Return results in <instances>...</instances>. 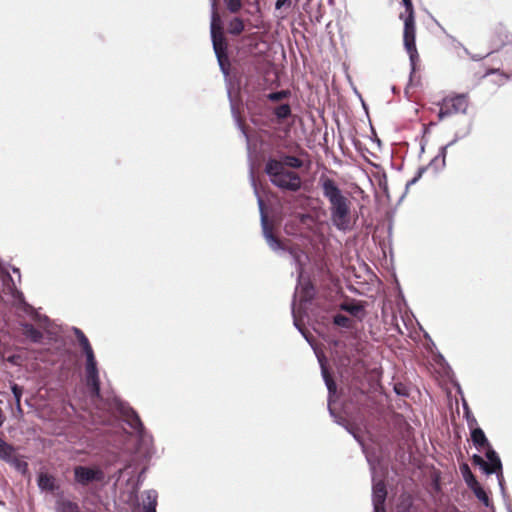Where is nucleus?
Masks as SVG:
<instances>
[{"mask_svg":"<svg viewBox=\"0 0 512 512\" xmlns=\"http://www.w3.org/2000/svg\"><path fill=\"white\" fill-rule=\"evenodd\" d=\"M228 96H229V100H230L231 113L235 120V124H236L237 128H246L242 123L239 107L236 104V102L232 99L230 91H228Z\"/></svg>","mask_w":512,"mask_h":512,"instance_id":"nucleus-31","label":"nucleus"},{"mask_svg":"<svg viewBox=\"0 0 512 512\" xmlns=\"http://www.w3.org/2000/svg\"><path fill=\"white\" fill-rule=\"evenodd\" d=\"M15 406H16L17 413L19 414L20 417H22L24 414V411L21 407V402L15 403Z\"/></svg>","mask_w":512,"mask_h":512,"instance_id":"nucleus-48","label":"nucleus"},{"mask_svg":"<svg viewBox=\"0 0 512 512\" xmlns=\"http://www.w3.org/2000/svg\"><path fill=\"white\" fill-rule=\"evenodd\" d=\"M292 5V0H277L275 3V9L281 10L283 7L290 8Z\"/></svg>","mask_w":512,"mask_h":512,"instance_id":"nucleus-43","label":"nucleus"},{"mask_svg":"<svg viewBox=\"0 0 512 512\" xmlns=\"http://www.w3.org/2000/svg\"><path fill=\"white\" fill-rule=\"evenodd\" d=\"M362 452L365 455L366 461L369 465L371 476L376 475V466L380 465L381 457L377 450L373 447H369L366 444H362Z\"/></svg>","mask_w":512,"mask_h":512,"instance_id":"nucleus-17","label":"nucleus"},{"mask_svg":"<svg viewBox=\"0 0 512 512\" xmlns=\"http://www.w3.org/2000/svg\"><path fill=\"white\" fill-rule=\"evenodd\" d=\"M455 387H456V389H457V392H458L460 395H462V396H463V392H462L461 386H460V384H459L458 382H457V383H455Z\"/></svg>","mask_w":512,"mask_h":512,"instance_id":"nucleus-51","label":"nucleus"},{"mask_svg":"<svg viewBox=\"0 0 512 512\" xmlns=\"http://www.w3.org/2000/svg\"><path fill=\"white\" fill-rule=\"evenodd\" d=\"M273 114L278 120L287 119L291 115V107L287 103L280 104L273 109Z\"/></svg>","mask_w":512,"mask_h":512,"instance_id":"nucleus-33","label":"nucleus"},{"mask_svg":"<svg viewBox=\"0 0 512 512\" xmlns=\"http://www.w3.org/2000/svg\"><path fill=\"white\" fill-rule=\"evenodd\" d=\"M470 490L485 507L490 508L493 512H495L493 502L490 499L488 492L482 487L480 483Z\"/></svg>","mask_w":512,"mask_h":512,"instance_id":"nucleus-22","label":"nucleus"},{"mask_svg":"<svg viewBox=\"0 0 512 512\" xmlns=\"http://www.w3.org/2000/svg\"><path fill=\"white\" fill-rule=\"evenodd\" d=\"M36 481L41 492L55 493L60 489L55 476L48 472L38 473Z\"/></svg>","mask_w":512,"mask_h":512,"instance_id":"nucleus-15","label":"nucleus"},{"mask_svg":"<svg viewBox=\"0 0 512 512\" xmlns=\"http://www.w3.org/2000/svg\"><path fill=\"white\" fill-rule=\"evenodd\" d=\"M11 392L13 394V397L15 399V403L21 402V398L24 393L23 386L17 384V383H11L10 385Z\"/></svg>","mask_w":512,"mask_h":512,"instance_id":"nucleus-37","label":"nucleus"},{"mask_svg":"<svg viewBox=\"0 0 512 512\" xmlns=\"http://www.w3.org/2000/svg\"><path fill=\"white\" fill-rule=\"evenodd\" d=\"M353 438L359 443V445L362 447V444H365L362 437L354 431V429L352 428V433H350Z\"/></svg>","mask_w":512,"mask_h":512,"instance_id":"nucleus-45","label":"nucleus"},{"mask_svg":"<svg viewBox=\"0 0 512 512\" xmlns=\"http://www.w3.org/2000/svg\"><path fill=\"white\" fill-rule=\"evenodd\" d=\"M6 361L13 366H19L22 362V356L20 354L13 353L8 355Z\"/></svg>","mask_w":512,"mask_h":512,"instance_id":"nucleus-42","label":"nucleus"},{"mask_svg":"<svg viewBox=\"0 0 512 512\" xmlns=\"http://www.w3.org/2000/svg\"><path fill=\"white\" fill-rule=\"evenodd\" d=\"M104 479V471L98 465H76L73 468L75 487H88L94 483H101Z\"/></svg>","mask_w":512,"mask_h":512,"instance_id":"nucleus-9","label":"nucleus"},{"mask_svg":"<svg viewBox=\"0 0 512 512\" xmlns=\"http://www.w3.org/2000/svg\"><path fill=\"white\" fill-rule=\"evenodd\" d=\"M462 407H463L464 418L467 421L468 428L476 426L478 424L477 420L474 417V415H473V413H472V411H471L467 401L465 400V398H462Z\"/></svg>","mask_w":512,"mask_h":512,"instance_id":"nucleus-34","label":"nucleus"},{"mask_svg":"<svg viewBox=\"0 0 512 512\" xmlns=\"http://www.w3.org/2000/svg\"><path fill=\"white\" fill-rule=\"evenodd\" d=\"M371 134L373 135V141L375 143H377L378 147L381 146V140L378 138L377 134H376V130H370Z\"/></svg>","mask_w":512,"mask_h":512,"instance_id":"nucleus-47","label":"nucleus"},{"mask_svg":"<svg viewBox=\"0 0 512 512\" xmlns=\"http://www.w3.org/2000/svg\"><path fill=\"white\" fill-rule=\"evenodd\" d=\"M245 25L241 18L235 17L228 24V32L231 35H239L244 31Z\"/></svg>","mask_w":512,"mask_h":512,"instance_id":"nucleus-30","label":"nucleus"},{"mask_svg":"<svg viewBox=\"0 0 512 512\" xmlns=\"http://www.w3.org/2000/svg\"><path fill=\"white\" fill-rule=\"evenodd\" d=\"M258 130H240L241 136L246 140V146L248 155L251 156L252 153L257 152L256 144L252 142V132H257Z\"/></svg>","mask_w":512,"mask_h":512,"instance_id":"nucleus-32","label":"nucleus"},{"mask_svg":"<svg viewBox=\"0 0 512 512\" xmlns=\"http://www.w3.org/2000/svg\"><path fill=\"white\" fill-rule=\"evenodd\" d=\"M249 178H250L251 185H252V187L254 189V194L257 197V202H258L259 209H260L261 228H262V232H263V237L265 238L267 244L269 245V247L273 251H275V252H289L295 258L296 255H295L294 251L292 249L286 248V246L283 244V242L280 239H278L273 234L272 227L269 224V222L267 220V217H266V215L264 213V208H263L264 207V202H263V199L261 198V196L259 194V190H258V187H257V181H256V178H255V175H254L253 164H250Z\"/></svg>","mask_w":512,"mask_h":512,"instance_id":"nucleus-6","label":"nucleus"},{"mask_svg":"<svg viewBox=\"0 0 512 512\" xmlns=\"http://www.w3.org/2000/svg\"><path fill=\"white\" fill-rule=\"evenodd\" d=\"M56 512H81L80 506L77 502L70 499L63 498V492L58 493L55 501Z\"/></svg>","mask_w":512,"mask_h":512,"instance_id":"nucleus-19","label":"nucleus"},{"mask_svg":"<svg viewBox=\"0 0 512 512\" xmlns=\"http://www.w3.org/2000/svg\"><path fill=\"white\" fill-rule=\"evenodd\" d=\"M459 468L461 475L469 489H473V487L479 484V481L477 480L476 476L472 473L469 465L466 462L460 464Z\"/></svg>","mask_w":512,"mask_h":512,"instance_id":"nucleus-23","label":"nucleus"},{"mask_svg":"<svg viewBox=\"0 0 512 512\" xmlns=\"http://www.w3.org/2000/svg\"><path fill=\"white\" fill-rule=\"evenodd\" d=\"M318 183L322 189L323 196L330 203L331 224L341 232L351 230V209L348 198L332 178L321 176Z\"/></svg>","mask_w":512,"mask_h":512,"instance_id":"nucleus-3","label":"nucleus"},{"mask_svg":"<svg viewBox=\"0 0 512 512\" xmlns=\"http://www.w3.org/2000/svg\"><path fill=\"white\" fill-rule=\"evenodd\" d=\"M332 323L333 325L343 328L345 330H352L354 326L350 318L341 313H337L336 315L333 316Z\"/></svg>","mask_w":512,"mask_h":512,"instance_id":"nucleus-26","label":"nucleus"},{"mask_svg":"<svg viewBox=\"0 0 512 512\" xmlns=\"http://www.w3.org/2000/svg\"><path fill=\"white\" fill-rule=\"evenodd\" d=\"M15 450L16 447L14 445L0 437V460L4 462L8 461L9 457L15 452Z\"/></svg>","mask_w":512,"mask_h":512,"instance_id":"nucleus-27","label":"nucleus"},{"mask_svg":"<svg viewBox=\"0 0 512 512\" xmlns=\"http://www.w3.org/2000/svg\"><path fill=\"white\" fill-rule=\"evenodd\" d=\"M402 3L405 7V14H400V18L404 21V46L409 54L410 65H411V73L410 79L412 78V74L416 69V61L418 60V52L416 49V41H415V17H414V8L412 0H402Z\"/></svg>","mask_w":512,"mask_h":512,"instance_id":"nucleus-5","label":"nucleus"},{"mask_svg":"<svg viewBox=\"0 0 512 512\" xmlns=\"http://www.w3.org/2000/svg\"><path fill=\"white\" fill-rule=\"evenodd\" d=\"M455 387H456V389H457V392H458L460 395H462V396H463V392H462L461 386H460V384H459L458 382H457V383H455Z\"/></svg>","mask_w":512,"mask_h":512,"instance_id":"nucleus-52","label":"nucleus"},{"mask_svg":"<svg viewBox=\"0 0 512 512\" xmlns=\"http://www.w3.org/2000/svg\"><path fill=\"white\" fill-rule=\"evenodd\" d=\"M499 70L498 69H491L487 72V74H491V73H496L498 72Z\"/></svg>","mask_w":512,"mask_h":512,"instance_id":"nucleus-55","label":"nucleus"},{"mask_svg":"<svg viewBox=\"0 0 512 512\" xmlns=\"http://www.w3.org/2000/svg\"><path fill=\"white\" fill-rule=\"evenodd\" d=\"M379 184H380V186L383 188V190H384L385 192H387V191H388L387 180H386V176H385V175H384V180H383V182H382V181H380V183H379Z\"/></svg>","mask_w":512,"mask_h":512,"instance_id":"nucleus-49","label":"nucleus"},{"mask_svg":"<svg viewBox=\"0 0 512 512\" xmlns=\"http://www.w3.org/2000/svg\"><path fill=\"white\" fill-rule=\"evenodd\" d=\"M300 310H296V294L294 295V299H292V303H291V314H292V317H293V325L294 327L299 331V333L304 337V339L307 341V343L312 347V349L314 351H316L315 349V346H314V338L312 336V334L302 326V324L300 323L299 319H298V314H300ZM317 353V352H315ZM317 356V359L319 360V358L323 361L324 365H326V358L325 356H320L318 354H316ZM327 368V366H325Z\"/></svg>","mask_w":512,"mask_h":512,"instance_id":"nucleus-14","label":"nucleus"},{"mask_svg":"<svg viewBox=\"0 0 512 512\" xmlns=\"http://www.w3.org/2000/svg\"><path fill=\"white\" fill-rule=\"evenodd\" d=\"M487 460L491 466V475H496L504 506L506 509H509L512 506V500L506 490V483L503 475V464L501 458L497 452H490L489 455H487Z\"/></svg>","mask_w":512,"mask_h":512,"instance_id":"nucleus-10","label":"nucleus"},{"mask_svg":"<svg viewBox=\"0 0 512 512\" xmlns=\"http://www.w3.org/2000/svg\"><path fill=\"white\" fill-rule=\"evenodd\" d=\"M435 362L440 366L442 367L446 372L450 371L452 372V368L451 366L449 365V363L446 361L445 357L440 353L438 352L435 356Z\"/></svg>","mask_w":512,"mask_h":512,"instance_id":"nucleus-40","label":"nucleus"},{"mask_svg":"<svg viewBox=\"0 0 512 512\" xmlns=\"http://www.w3.org/2000/svg\"><path fill=\"white\" fill-rule=\"evenodd\" d=\"M300 288V295H299V302L300 307L297 309H301L300 313L306 314V308H303L302 305L311 304L312 301L315 298L316 290L315 286L311 282L310 279H305L303 276V269L300 268L298 271V277H297V286L295 289L296 296L298 295V289ZM295 294H293L294 296Z\"/></svg>","mask_w":512,"mask_h":512,"instance_id":"nucleus-11","label":"nucleus"},{"mask_svg":"<svg viewBox=\"0 0 512 512\" xmlns=\"http://www.w3.org/2000/svg\"><path fill=\"white\" fill-rule=\"evenodd\" d=\"M211 2V23H210V34L213 45V50L216 55L218 65L221 72L225 77L230 73V61L227 53V41L223 33L222 21L220 15L217 12L216 0H210Z\"/></svg>","mask_w":512,"mask_h":512,"instance_id":"nucleus-4","label":"nucleus"},{"mask_svg":"<svg viewBox=\"0 0 512 512\" xmlns=\"http://www.w3.org/2000/svg\"><path fill=\"white\" fill-rule=\"evenodd\" d=\"M82 354L85 357V386L90 397L101 402L110 412L119 414L123 421L134 431L137 441V450L145 458H150L154 453L153 437L147 432L138 413L117 395L104 398L101 395V381L99 376L98 362L89 339L78 327H72Z\"/></svg>","mask_w":512,"mask_h":512,"instance_id":"nucleus-1","label":"nucleus"},{"mask_svg":"<svg viewBox=\"0 0 512 512\" xmlns=\"http://www.w3.org/2000/svg\"><path fill=\"white\" fill-rule=\"evenodd\" d=\"M466 136H467V133H464V134L457 133L455 135V137L450 142H448L446 145L442 146L439 149V152L435 157H437L438 159H441V161L443 162V165H446L447 149L449 147L453 146L458 140L463 139Z\"/></svg>","mask_w":512,"mask_h":512,"instance_id":"nucleus-25","label":"nucleus"},{"mask_svg":"<svg viewBox=\"0 0 512 512\" xmlns=\"http://www.w3.org/2000/svg\"><path fill=\"white\" fill-rule=\"evenodd\" d=\"M117 480L120 479L121 475H122V469H119L118 472H117Z\"/></svg>","mask_w":512,"mask_h":512,"instance_id":"nucleus-54","label":"nucleus"},{"mask_svg":"<svg viewBox=\"0 0 512 512\" xmlns=\"http://www.w3.org/2000/svg\"><path fill=\"white\" fill-rule=\"evenodd\" d=\"M328 136V130H325L324 137Z\"/></svg>","mask_w":512,"mask_h":512,"instance_id":"nucleus-59","label":"nucleus"},{"mask_svg":"<svg viewBox=\"0 0 512 512\" xmlns=\"http://www.w3.org/2000/svg\"><path fill=\"white\" fill-rule=\"evenodd\" d=\"M465 52L467 55H469L471 57L472 60L474 61H480L482 60L483 58H485L486 56H488L490 53H487L486 55H480V54H477V55H471L469 53V51L467 49H465Z\"/></svg>","mask_w":512,"mask_h":512,"instance_id":"nucleus-44","label":"nucleus"},{"mask_svg":"<svg viewBox=\"0 0 512 512\" xmlns=\"http://www.w3.org/2000/svg\"><path fill=\"white\" fill-rule=\"evenodd\" d=\"M25 403H26L28 406H31L30 400L26 399V400H25Z\"/></svg>","mask_w":512,"mask_h":512,"instance_id":"nucleus-56","label":"nucleus"},{"mask_svg":"<svg viewBox=\"0 0 512 512\" xmlns=\"http://www.w3.org/2000/svg\"><path fill=\"white\" fill-rule=\"evenodd\" d=\"M431 130H427V129H424L423 130V135H425L426 133L430 132Z\"/></svg>","mask_w":512,"mask_h":512,"instance_id":"nucleus-57","label":"nucleus"},{"mask_svg":"<svg viewBox=\"0 0 512 512\" xmlns=\"http://www.w3.org/2000/svg\"><path fill=\"white\" fill-rule=\"evenodd\" d=\"M319 364H320V368H321V376H322L324 383L326 385V388L328 390L329 415L333 418V420L336 424L345 428V430L348 433H352V427L349 425L348 421L344 417L337 414L336 411L331 407L332 402H333V397L337 393V383L333 378V374L328 368L325 367L323 361L320 358H319Z\"/></svg>","mask_w":512,"mask_h":512,"instance_id":"nucleus-7","label":"nucleus"},{"mask_svg":"<svg viewBox=\"0 0 512 512\" xmlns=\"http://www.w3.org/2000/svg\"><path fill=\"white\" fill-rule=\"evenodd\" d=\"M23 334L33 343H40L43 340V333L29 322H21Z\"/></svg>","mask_w":512,"mask_h":512,"instance_id":"nucleus-21","label":"nucleus"},{"mask_svg":"<svg viewBox=\"0 0 512 512\" xmlns=\"http://www.w3.org/2000/svg\"><path fill=\"white\" fill-rule=\"evenodd\" d=\"M369 125H370V129H373V126H372V123H371L370 119H369Z\"/></svg>","mask_w":512,"mask_h":512,"instance_id":"nucleus-58","label":"nucleus"},{"mask_svg":"<svg viewBox=\"0 0 512 512\" xmlns=\"http://www.w3.org/2000/svg\"><path fill=\"white\" fill-rule=\"evenodd\" d=\"M337 131H338V134H339L340 137H343L344 135L348 136V137H352L353 136V134H352L353 130H342V129H339Z\"/></svg>","mask_w":512,"mask_h":512,"instance_id":"nucleus-46","label":"nucleus"},{"mask_svg":"<svg viewBox=\"0 0 512 512\" xmlns=\"http://www.w3.org/2000/svg\"><path fill=\"white\" fill-rule=\"evenodd\" d=\"M290 95H291V92L289 90H280V91L270 92L267 95V98H268V100H270L272 102H278V101H282V100L290 97Z\"/></svg>","mask_w":512,"mask_h":512,"instance_id":"nucleus-35","label":"nucleus"},{"mask_svg":"<svg viewBox=\"0 0 512 512\" xmlns=\"http://www.w3.org/2000/svg\"><path fill=\"white\" fill-rule=\"evenodd\" d=\"M12 272L20 277V269L18 267H12Z\"/></svg>","mask_w":512,"mask_h":512,"instance_id":"nucleus-53","label":"nucleus"},{"mask_svg":"<svg viewBox=\"0 0 512 512\" xmlns=\"http://www.w3.org/2000/svg\"><path fill=\"white\" fill-rule=\"evenodd\" d=\"M387 499V488L384 480H376L372 476V504L373 512H386L385 502Z\"/></svg>","mask_w":512,"mask_h":512,"instance_id":"nucleus-12","label":"nucleus"},{"mask_svg":"<svg viewBox=\"0 0 512 512\" xmlns=\"http://www.w3.org/2000/svg\"><path fill=\"white\" fill-rule=\"evenodd\" d=\"M311 161L309 155L302 149L294 153L278 152L270 156L264 171L270 182L283 192H298L302 188V179L295 169H309Z\"/></svg>","mask_w":512,"mask_h":512,"instance_id":"nucleus-2","label":"nucleus"},{"mask_svg":"<svg viewBox=\"0 0 512 512\" xmlns=\"http://www.w3.org/2000/svg\"><path fill=\"white\" fill-rule=\"evenodd\" d=\"M143 512H156L158 493L154 489L145 491Z\"/></svg>","mask_w":512,"mask_h":512,"instance_id":"nucleus-24","label":"nucleus"},{"mask_svg":"<svg viewBox=\"0 0 512 512\" xmlns=\"http://www.w3.org/2000/svg\"><path fill=\"white\" fill-rule=\"evenodd\" d=\"M469 430L473 446L478 451L485 450L486 459L487 455H489L490 452H496V450L492 447L491 443L486 437L483 429L479 427L478 424L476 426L469 428Z\"/></svg>","mask_w":512,"mask_h":512,"instance_id":"nucleus-13","label":"nucleus"},{"mask_svg":"<svg viewBox=\"0 0 512 512\" xmlns=\"http://www.w3.org/2000/svg\"><path fill=\"white\" fill-rule=\"evenodd\" d=\"M145 473H146V468H142L141 471L138 473L137 475V479H136V482L133 486V492L134 493H137L141 487V485L143 484V481H144V478H145Z\"/></svg>","mask_w":512,"mask_h":512,"instance_id":"nucleus-41","label":"nucleus"},{"mask_svg":"<svg viewBox=\"0 0 512 512\" xmlns=\"http://www.w3.org/2000/svg\"><path fill=\"white\" fill-rule=\"evenodd\" d=\"M23 458L24 456L19 455L16 449L5 463L13 467L22 476H27L29 475V464Z\"/></svg>","mask_w":512,"mask_h":512,"instance_id":"nucleus-18","label":"nucleus"},{"mask_svg":"<svg viewBox=\"0 0 512 512\" xmlns=\"http://www.w3.org/2000/svg\"><path fill=\"white\" fill-rule=\"evenodd\" d=\"M4 421H5V416L3 414L2 409L0 408V427L3 425Z\"/></svg>","mask_w":512,"mask_h":512,"instance_id":"nucleus-50","label":"nucleus"},{"mask_svg":"<svg viewBox=\"0 0 512 512\" xmlns=\"http://www.w3.org/2000/svg\"><path fill=\"white\" fill-rule=\"evenodd\" d=\"M469 105L468 94H453L442 99L438 103V118L443 120L456 114H464Z\"/></svg>","mask_w":512,"mask_h":512,"instance_id":"nucleus-8","label":"nucleus"},{"mask_svg":"<svg viewBox=\"0 0 512 512\" xmlns=\"http://www.w3.org/2000/svg\"><path fill=\"white\" fill-rule=\"evenodd\" d=\"M15 299L19 300L20 302V305L23 307L24 311L26 313H28L35 321L41 323V324H44V325H49L50 323V319L48 316L46 315H41L39 314L33 306H31L30 304H28L26 301H25V298H24V295L21 291H17L16 294L14 295Z\"/></svg>","mask_w":512,"mask_h":512,"instance_id":"nucleus-16","label":"nucleus"},{"mask_svg":"<svg viewBox=\"0 0 512 512\" xmlns=\"http://www.w3.org/2000/svg\"><path fill=\"white\" fill-rule=\"evenodd\" d=\"M446 165H443V162L441 161V159H438L437 157H434L429 163L428 165H426L425 167H427V170L429 168L433 169L435 173H438L440 171H442L444 168H445Z\"/></svg>","mask_w":512,"mask_h":512,"instance_id":"nucleus-39","label":"nucleus"},{"mask_svg":"<svg viewBox=\"0 0 512 512\" xmlns=\"http://www.w3.org/2000/svg\"><path fill=\"white\" fill-rule=\"evenodd\" d=\"M224 4L231 13H237L242 8L241 0H224Z\"/></svg>","mask_w":512,"mask_h":512,"instance_id":"nucleus-38","label":"nucleus"},{"mask_svg":"<svg viewBox=\"0 0 512 512\" xmlns=\"http://www.w3.org/2000/svg\"><path fill=\"white\" fill-rule=\"evenodd\" d=\"M507 512H512V506L509 509H506Z\"/></svg>","mask_w":512,"mask_h":512,"instance_id":"nucleus-60","label":"nucleus"},{"mask_svg":"<svg viewBox=\"0 0 512 512\" xmlns=\"http://www.w3.org/2000/svg\"><path fill=\"white\" fill-rule=\"evenodd\" d=\"M393 391L396 395L401 397H408L409 396V388L406 384L402 382H395L393 385Z\"/></svg>","mask_w":512,"mask_h":512,"instance_id":"nucleus-36","label":"nucleus"},{"mask_svg":"<svg viewBox=\"0 0 512 512\" xmlns=\"http://www.w3.org/2000/svg\"><path fill=\"white\" fill-rule=\"evenodd\" d=\"M471 461H472V464H473L474 466L479 467V469L481 470V472H482L484 475H486V476L491 475V472H490V470H491V466H490V464H489V462H488V461H487V462H485V461L483 460L482 456H480L479 454H476V453H475V454H473V455L471 456Z\"/></svg>","mask_w":512,"mask_h":512,"instance_id":"nucleus-28","label":"nucleus"},{"mask_svg":"<svg viewBox=\"0 0 512 512\" xmlns=\"http://www.w3.org/2000/svg\"><path fill=\"white\" fill-rule=\"evenodd\" d=\"M427 171V167H419L417 169V172L415 174V176L410 179L407 183H406V186H405V191L404 193L401 195V197L399 198L398 200V204L401 203L403 201V199L405 198L409 188L413 185H415L423 176V174Z\"/></svg>","mask_w":512,"mask_h":512,"instance_id":"nucleus-29","label":"nucleus"},{"mask_svg":"<svg viewBox=\"0 0 512 512\" xmlns=\"http://www.w3.org/2000/svg\"><path fill=\"white\" fill-rule=\"evenodd\" d=\"M342 311L347 312L353 317L362 318L365 313V307L361 301L351 299L348 302H344L340 305Z\"/></svg>","mask_w":512,"mask_h":512,"instance_id":"nucleus-20","label":"nucleus"}]
</instances>
